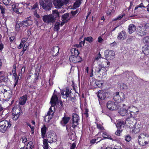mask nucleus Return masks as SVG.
<instances>
[{"instance_id":"c85d7f7f","label":"nucleus","mask_w":149,"mask_h":149,"mask_svg":"<svg viewBox=\"0 0 149 149\" xmlns=\"http://www.w3.org/2000/svg\"><path fill=\"white\" fill-rule=\"evenodd\" d=\"M119 114L122 116H124L127 114H128V111H127V109L124 108L123 109H121L120 111L119 112Z\"/></svg>"},{"instance_id":"49530a36","label":"nucleus","mask_w":149,"mask_h":149,"mask_svg":"<svg viewBox=\"0 0 149 149\" xmlns=\"http://www.w3.org/2000/svg\"><path fill=\"white\" fill-rule=\"evenodd\" d=\"M139 144L142 146H144L148 144V142L147 141H144V142H141V141H139Z\"/></svg>"},{"instance_id":"864d4df0","label":"nucleus","mask_w":149,"mask_h":149,"mask_svg":"<svg viewBox=\"0 0 149 149\" xmlns=\"http://www.w3.org/2000/svg\"><path fill=\"white\" fill-rule=\"evenodd\" d=\"M39 8L38 4V3H36L32 7V9L36 10Z\"/></svg>"},{"instance_id":"69168bd1","label":"nucleus","mask_w":149,"mask_h":149,"mask_svg":"<svg viewBox=\"0 0 149 149\" xmlns=\"http://www.w3.org/2000/svg\"><path fill=\"white\" fill-rule=\"evenodd\" d=\"M22 142L23 143H24L25 144L27 141V139L25 137H23L22 138Z\"/></svg>"},{"instance_id":"6e6552de","label":"nucleus","mask_w":149,"mask_h":149,"mask_svg":"<svg viewBox=\"0 0 149 149\" xmlns=\"http://www.w3.org/2000/svg\"><path fill=\"white\" fill-rule=\"evenodd\" d=\"M127 111H129L130 114V116L133 117L135 115H136L138 112L139 111V110L136 107L131 106L128 107Z\"/></svg>"},{"instance_id":"2eb2a0df","label":"nucleus","mask_w":149,"mask_h":149,"mask_svg":"<svg viewBox=\"0 0 149 149\" xmlns=\"http://www.w3.org/2000/svg\"><path fill=\"white\" fill-rule=\"evenodd\" d=\"M61 94L62 97L66 100H63V102H65L67 101V99L70 97V92L69 90L62 91L61 92Z\"/></svg>"},{"instance_id":"4be33fe9","label":"nucleus","mask_w":149,"mask_h":149,"mask_svg":"<svg viewBox=\"0 0 149 149\" xmlns=\"http://www.w3.org/2000/svg\"><path fill=\"white\" fill-rule=\"evenodd\" d=\"M126 38V33L124 31L120 32L118 36V38L121 40H123Z\"/></svg>"},{"instance_id":"2f4dec72","label":"nucleus","mask_w":149,"mask_h":149,"mask_svg":"<svg viewBox=\"0 0 149 149\" xmlns=\"http://www.w3.org/2000/svg\"><path fill=\"white\" fill-rule=\"evenodd\" d=\"M47 139H44L43 140L44 149H48V146Z\"/></svg>"},{"instance_id":"f3484780","label":"nucleus","mask_w":149,"mask_h":149,"mask_svg":"<svg viewBox=\"0 0 149 149\" xmlns=\"http://www.w3.org/2000/svg\"><path fill=\"white\" fill-rule=\"evenodd\" d=\"M53 3L56 8H60L64 5L61 0H53Z\"/></svg>"},{"instance_id":"f257e3e1","label":"nucleus","mask_w":149,"mask_h":149,"mask_svg":"<svg viewBox=\"0 0 149 149\" xmlns=\"http://www.w3.org/2000/svg\"><path fill=\"white\" fill-rule=\"evenodd\" d=\"M107 66H104L103 64H99L97 66L95 67V72L98 74L100 77H102L103 76L107 74V71L108 70V67L109 66L110 62L107 61Z\"/></svg>"},{"instance_id":"20e7f679","label":"nucleus","mask_w":149,"mask_h":149,"mask_svg":"<svg viewBox=\"0 0 149 149\" xmlns=\"http://www.w3.org/2000/svg\"><path fill=\"white\" fill-rule=\"evenodd\" d=\"M39 3L44 10H49L51 9L52 3L50 0H39Z\"/></svg>"},{"instance_id":"a19ab883","label":"nucleus","mask_w":149,"mask_h":149,"mask_svg":"<svg viewBox=\"0 0 149 149\" xmlns=\"http://www.w3.org/2000/svg\"><path fill=\"white\" fill-rule=\"evenodd\" d=\"M120 89H122L126 90L127 88V86L123 83H120L119 85Z\"/></svg>"},{"instance_id":"8fccbe9b","label":"nucleus","mask_w":149,"mask_h":149,"mask_svg":"<svg viewBox=\"0 0 149 149\" xmlns=\"http://www.w3.org/2000/svg\"><path fill=\"white\" fill-rule=\"evenodd\" d=\"M85 43V40L83 41H81L80 42L79 44V45H76V46L77 47H81L82 46V44L83 45H84Z\"/></svg>"},{"instance_id":"6ab92c4d","label":"nucleus","mask_w":149,"mask_h":149,"mask_svg":"<svg viewBox=\"0 0 149 149\" xmlns=\"http://www.w3.org/2000/svg\"><path fill=\"white\" fill-rule=\"evenodd\" d=\"M107 93H105L104 91L101 90L98 91L97 96L99 99L101 100H104L105 99L106 96V94Z\"/></svg>"},{"instance_id":"ddd939ff","label":"nucleus","mask_w":149,"mask_h":149,"mask_svg":"<svg viewBox=\"0 0 149 149\" xmlns=\"http://www.w3.org/2000/svg\"><path fill=\"white\" fill-rule=\"evenodd\" d=\"M71 18L68 13H66L62 16V22L61 24V26H63L65 23L67 22Z\"/></svg>"},{"instance_id":"f704fd0d","label":"nucleus","mask_w":149,"mask_h":149,"mask_svg":"<svg viewBox=\"0 0 149 149\" xmlns=\"http://www.w3.org/2000/svg\"><path fill=\"white\" fill-rule=\"evenodd\" d=\"M112 104V110H116L119 107V103H113Z\"/></svg>"},{"instance_id":"338daca9","label":"nucleus","mask_w":149,"mask_h":149,"mask_svg":"<svg viewBox=\"0 0 149 149\" xmlns=\"http://www.w3.org/2000/svg\"><path fill=\"white\" fill-rule=\"evenodd\" d=\"M34 15L35 17H36L37 18H40V15L37 13L36 12H35L34 13Z\"/></svg>"},{"instance_id":"393cba45","label":"nucleus","mask_w":149,"mask_h":149,"mask_svg":"<svg viewBox=\"0 0 149 149\" xmlns=\"http://www.w3.org/2000/svg\"><path fill=\"white\" fill-rule=\"evenodd\" d=\"M136 30V27L133 24H130L128 27V32L130 34L132 33Z\"/></svg>"},{"instance_id":"c756f323","label":"nucleus","mask_w":149,"mask_h":149,"mask_svg":"<svg viewBox=\"0 0 149 149\" xmlns=\"http://www.w3.org/2000/svg\"><path fill=\"white\" fill-rule=\"evenodd\" d=\"M149 136L148 134L146 132L141 134L140 135L138 136V141L139 142V141H141L142 138H145V137L148 138Z\"/></svg>"},{"instance_id":"79ce46f5","label":"nucleus","mask_w":149,"mask_h":149,"mask_svg":"<svg viewBox=\"0 0 149 149\" xmlns=\"http://www.w3.org/2000/svg\"><path fill=\"white\" fill-rule=\"evenodd\" d=\"M125 15L124 13H123L118 16L117 17L115 18L113 20V21H115L118 19H120Z\"/></svg>"},{"instance_id":"e433bc0d","label":"nucleus","mask_w":149,"mask_h":149,"mask_svg":"<svg viewBox=\"0 0 149 149\" xmlns=\"http://www.w3.org/2000/svg\"><path fill=\"white\" fill-rule=\"evenodd\" d=\"M120 96L119 95V93L117 92L115 93V95L114 96L113 99L116 102L117 101L120 99Z\"/></svg>"},{"instance_id":"37998d69","label":"nucleus","mask_w":149,"mask_h":149,"mask_svg":"<svg viewBox=\"0 0 149 149\" xmlns=\"http://www.w3.org/2000/svg\"><path fill=\"white\" fill-rule=\"evenodd\" d=\"M84 40L88 42H89L91 43L93 41V39L91 37H88L87 38H85Z\"/></svg>"},{"instance_id":"72a5a7b5","label":"nucleus","mask_w":149,"mask_h":149,"mask_svg":"<svg viewBox=\"0 0 149 149\" xmlns=\"http://www.w3.org/2000/svg\"><path fill=\"white\" fill-rule=\"evenodd\" d=\"M103 137L105 139H108L111 140H112V139L111 138V136L106 132H104L102 134Z\"/></svg>"},{"instance_id":"4d7b16f0","label":"nucleus","mask_w":149,"mask_h":149,"mask_svg":"<svg viewBox=\"0 0 149 149\" xmlns=\"http://www.w3.org/2000/svg\"><path fill=\"white\" fill-rule=\"evenodd\" d=\"M27 125L29 126L31 128V130L32 131V134H33L34 133V127L33 126H31V125L29 123H27Z\"/></svg>"},{"instance_id":"4c0bfd02","label":"nucleus","mask_w":149,"mask_h":149,"mask_svg":"<svg viewBox=\"0 0 149 149\" xmlns=\"http://www.w3.org/2000/svg\"><path fill=\"white\" fill-rule=\"evenodd\" d=\"M52 15H53L55 17V18L59 17V14L57 10H53L52 11Z\"/></svg>"},{"instance_id":"b1692460","label":"nucleus","mask_w":149,"mask_h":149,"mask_svg":"<svg viewBox=\"0 0 149 149\" xmlns=\"http://www.w3.org/2000/svg\"><path fill=\"white\" fill-rule=\"evenodd\" d=\"M97 82H98L97 80H96L94 79H92L90 83V85L91 86L92 88H96L97 86H98L99 85L98 84H97Z\"/></svg>"},{"instance_id":"7c9ffc66","label":"nucleus","mask_w":149,"mask_h":149,"mask_svg":"<svg viewBox=\"0 0 149 149\" xmlns=\"http://www.w3.org/2000/svg\"><path fill=\"white\" fill-rule=\"evenodd\" d=\"M47 128L45 125H44L43 127L41 129V132L42 138H44L45 137V135L46 132Z\"/></svg>"},{"instance_id":"a878e982","label":"nucleus","mask_w":149,"mask_h":149,"mask_svg":"<svg viewBox=\"0 0 149 149\" xmlns=\"http://www.w3.org/2000/svg\"><path fill=\"white\" fill-rule=\"evenodd\" d=\"M81 3L80 0H76L75 2L74 3L73 6L70 8V9H75L77 8H78Z\"/></svg>"},{"instance_id":"13d9d810","label":"nucleus","mask_w":149,"mask_h":149,"mask_svg":"<svg viewBox=\"0 0 149 149\" xmlns=\"http://www.w3.org/2000/svg\"><path fill=\"white\" fill-rule=\"evenodd\" d=\"M143 42L146 43H148L149 41V38L148 37H145L143 40Z\"/></svg>"},{"instance_id":"f03ea898","label":"nucleus","mask_w":149,"mask_h":149,"mask_svg":"<svg viewBox=\"0 0 149 149\" xmlns=\"http://www.w3.org/2000/svg\"><path fill=\"white\" fill-rule=\"evenodd\" d=\"M11 124L9 121L3 120L0 122V131L4 133L8 128H10Z\"/></svg>"},{"instance_id":"39448f33","label":"nucleus","mask_w":149,"mask_h":149,"mask_svg":"<svg viewBox=\"0 0 149 149\" xmlns=\"http://www.w3.org/2000/svg\"><path fill=\"white\" fill-rule=\"evenodd\" d=\"M47 137L48 142L50 143H52L56 141V134L53 131L49 132L47 134Z\"/></svg>"},{"instance_id":"0eeeda50","label":"nucleus","mask_w":149,"mask_h":149,"mask_svg":"<svg viewBox=\"0 0 149 149\" xmlns=\"http://www.w3.org/2000/svg\"><path fill=\"white\" fill-rule=\"evenodd\" d=\"M51 106L49 108V111L47 113V115L46 116L45 118V120L46 121L49 122L50 119L52 118L54 112L52 109V107L54 106V105H56L57 103H51Z\"/></svg>"},{"instance_id":"4468645a","label":"nucleus","mask_w":149,"mask_h":149,"mask_svg":"<svg viewBox=\"0 0 149 149\" xmlns=\"http://www.w3.org/2000/svg\"><path fill=\"white\" fill-rule=\"evenodd\" d=\"M50 102H63V101L58 99L57 97V93L55 90H54Z\"/></svg>"},{"instance_id":"cd10ccee","label":"nucleus","mask_w":149,"mask_h":149,"mask_svg":"<svg viewBox=\"0 0 149 149\" xmlns=\"http://www.w3.org/2000/svg\"><path fill=\"white\" fill-rule=\"evenodd\" d=\"M149 47L148 45H145L143 47V52L146 55H148L149 54Z\"/></svg>"},{"instance_id":"c03bdc74","label":"nucleus","mask_w":149,"mask_h":149,"mask_svg":"<svg viewBox=\"0 0 149 149\" xmlns=\"http://www.w3.org/2000/svg\"><path fill=\"white\" fill-rule=\"evenodd\" d=\"M114 12V10L113 9H109L107 12V13L108 15H109L112 13H113Z\"/></svg>"},{"instance_id":"774afa93","label":"nucleus","mask_w":149,"mask_h":149,"mask_svg":"<svg viewBox=\"0 0 149 149\" xmlns=\"http://www.w3.org/2000/svg\"><path fill=\"white\" fill-rule=\"evenodd\" d=\"M0 9L1 10V13L2 14H4L5 11V8L2 6L0 7Z\"/></svg>"},{"instance_id":"9b49d317","label":"nucleus","mask_w":149,"mask_h":149,"mask_svg":"<svg viewBox=\"0 0 149 149\" xmlns=\"http://www.w3.org/2000/svg\"><path fill=\"white\" fill-rule=\"evenodd\" d=\"M79 120V117L77 114H72V127L73 128H74L78 125Z\"/></svg>"},{"instance_id":"09e8293b","label":"nucleus","mask_w":149,"mask_h":149,"mask_svg":"<svg viewBox=\"0 0 149 149\" xmlns=\"http://www.w3.org/2000/svg\"><path fill=\"white\" fill-rule=\"evenodd\" d=\"M131 137L129 135H126L125 136V140L127 142L130 141L131 140Z\"/></svg>"},{"instance_id":"aec40b11","label":"nucleus","mask_w":149,"mask_h":149,"mask_svg":"<svg viewBox=\"0 0 149 149\" xmlns=\"http://www.w3.org/2000/svg\"><path fill=\"white\" fill-rule=\"evenodd\" d=\"M132 131L135 133L139 132L140 130V125L139 124H135L132 128Z\"/></svg>"},{"instance_id":"ea45409f","label":"nucleus","mask_w":149,"mask_h":149,"mask_svg":"<svg viewBox=\"0 0 149 149\" xmlns=\"http://www.w3.org/2000/svg\"><path fill=\"white\" fill-rule=\"evenodd\" d=\"M3 3L5 5H10L12 3V1L10 0H3Z\"/></svg>"},{"instance_id":"e2e57ef3","label":"nucleus","mask_w":149,"mask_h":149,"mask_svg":"<svg viewBox=\"0 0 149 149\" xmlns=\"http://www.w3.org/2000/svg\"><path fill=\"white\" fill-rule=\"evenodd\" d=\"M79 12V10H77L75 11H72L71 13L73 15H74Z\"/></svg>"},{"instance_id":"3c124183","label":"nucleus","mask_w":149,"mask_h":149,"mask_svg":"<svg viewBox=\"0 0 149 149\" xmlns=\"http://www.w3.org/2000/svg\"><path fill=\"white\" fill-rule=\"evenodd\" d=\"M21 25H20V23H17L15 26V28L16 31H18L20 27H21Z\"/></svg>"},{"instance_id":"7ed1b4c3","label":"nucleus","mask_w":149,"mask_h":149,"mask_svg":"<svg viewBox=\"0 0 149 149\" xmlns=\"http://www.w3.org/2000/svg\"><path fill=\"white\" fill-rule=\"evenodd\" d=\"M21 113V109L19 105H17L13 107L12 109L13 118L14 120H16L19 117Z\"/></svg>"},{"instance_id":"5fc2aeb1","label":"nucleus","mask_w":149,"mask_h":149,"mask_svg":"<svg viewBox=\"0 0 149 149\" xmlns=\"http://www.w3.org/2000/svg\"><path fill=\"white\" fill-rule=\"evenodd\" d=\"M97 128L101 130H104V129L103 127L100 124H97Z\"/></svg>"},{"instance_id":"a18cd8bd","label":"nucleus","mask_w":149,"mask_h":149,"mask_svg":"<svg viewBox=\"0 0 149 149\" xmlns=\"http://www.w3.org/2000/svg\"><path fill=\"white\" fill-rule=\"evenodd\" d=\"M122 130L120 129H118L117 131L115 132V134L118 136H120V134L123 131Z\"/></svg>"},{"instance_id":"423d86ee","label":"nucleus","mask_w":149,"mask_h":149,"mask_svg":"<svg viewBox=\"0 0 149 149\" xmlns=\"http://www.w3.org/2000/svg\"><path fill=\"white\" fill-rule=\"evenodd\" d=\"M42 19L44 22L48 23H53L55 21V17L52 14L44 16Z\"/></svg>"},{"instance_id":"dca6fc26","label":"nucleus","mask_w":149,"mask_h":149,"mask_svg":"<svg viewBox=\"0 0 149 149\" xmlns=\"http://www.w3.org/2000/svg\"><path fill=\"white\" fill-rule=\"evenodd\" d=\"M125 122L121 120L118 121L116 126L118 129H120L123 130L125 125Z\"/></svg>"},{"instance_id":"c9c22d12","label":"nucleus","mask_w":149,"mask_h":149,"mask_svg":"<svg viewBox=\"0 0 149 149\" xmlns=\"http://www.w3.org/2000/svg\"><path fill=\"white\" fill-rule=\"evenodd\" d=\"M27 96L26 95L22 96L19 99V102H26Z\"/></svg>"},{"instance_id":"052dcab7","label":"nucleus","mask_w":149,"mask_h":149,"mask_svg":"<svg viewBox=\"0 0 149 149\" xmlns=\"http://www.w3.org/2000/svg\"><path fill=\"white\" fill-rule=\"evenodd\" d=\"M28 39V38L27 37H26L24 38L21 40V42H22V43H23V44H24V43Z\"/></svg>"},{"instance_id":"603ef678","label":"nucleus","mask_w":149,"mask_h":149,"mask_svg":"<svg viewBox=\"0 0 149 149\" xmlns=\"http://www.w3.org/2000/svg\"><path fill=\"white\" fill-rule=\"evenodd\" d=\"M72 51H74L75 55L78 56V55L79 54V52L77 49L74 48L72 49Z\"/></svg>"},{"instance_id":"a211bd4d","label":"nucleus","mask_w":149,"mask_h":149,"mask_svg":"<svg viewBox=\"0 0 149 149\" xmlns=\"http://www.w3.org/2000/svg\"><path fill=\"white\" fill-rule=\"evenodd\" d=\"M18 5H16L13 6V10L17 14H21L23 11V7H18Z\"/></svg>"},{"instance_id":"f8f14e48","label":"nucleus","mask_w":149,"mask_h":149,"mask_svg":"<svg viewBox=\"0 0 149 149\" xmlns=\"http://www.w3.org/2000/svg\"><path fill=\"white\" fill-rule=\"evenodd\" d=\"M70 61L73 63H77L80 62L81 58L78 56L72 55L69 57Z\"/></svg>"},{"instance_id":"bf43d9fd","label":"nucleus","mask_w":149,"mask_h":149,"mask_svg":"<svg viewBox=\"0 0 149 149\" xmlns=\"http://www.w3.org/2000/svg\"><path fill=\"white\" fill-rule=\"evenodd\" d=\"M88 67L87 66L85 68V72L86 75H87L88 73Z\"/></svg>"},{"instance_id":"5701e85b","label":"nucleus","mask_w":149,"mask_h":149,"mask_svg":"<svg viewBox=\"0 0 149 149\" xmlns=\"http://www.w3.org/2000/svg\"><path fill=\"white\" fill-rule=\"evenodd\" d=\"M59 48L57 46H55L53 47L51 53L53 56H56L58 54Z\"/></svg>"},{"instance_id":"bb28decb","label":"nucleus","mask_w":149,"mask_h":149,"mask_svg":"<svg viewBox=\"0 0 149 149\" xmlns=\"http://www.w3.org/2000/svg\"><path fill=\"white\" fill-rule=\"evenodd\" d=\"M70 118L69 117L64 116L62 118V120L61 121V124L63 126L67 124L70 120Z\"/></svg>"},{"instance_id":"412c9836","label":"nucleus","mask_w":149,"mask_h":149,"mask_svg":"<svg viewBox=\"0 0 149 149\" xmlns=\"http://www.w3.org/2000/svg\"><path fill=\"white\" fill-rule=\"evenodd\" d=\"M32 22L30 20H26L20 22L21 26L23 27H26L27 26L30 25L32 24Z\"/></svg>"},{"instance_id":"0e129e2a","label":"nucleus","mask_w":149,"mask_h":149,"mask_svg":"<svg viewBox=\"0 0 149 149\" xmlns=\"http://www.w3.org/2000/svg\"><path fill=\"white\" fill-rule=\"evenodd\" d=\"M98 41L99 43H102L103 41V40L101 36H99L98 38Z\"/></svg>"},{"instance_id":"1a4fd4ad","label":"nucleus","mask_w":149,"mask_h":149,"mask_svg":"<svg viewBox=\"0 0 149 149\" xmlns=\"http://www.w3.org/2000/svg\"><path fill=\"white\" fill-rule=\"evenodd\" d=\"M104 56L108 59L111 60L114 58L115 53L112 50H106L104 52Z\"/></svg>"},{"instance_id":"680f3d73","label":"nucleus","mask_w":149,"mask_h":149,"mask_svg":"<svg viewBox=\"0 0 149 149\" xmlns=\"http://www.w3.org/2000/svg\"><path fill=\"white\" fill-rule=\"evenodd\" d=\"M85 111L84 113V114L85 115L86 117H87L88 116V109H87V108H85Z\"/></svg>"},{"instance_id":"473e14b6","label":"nucleus","mask_w":149,"mask_h":149,"mask_svg":"<svg viewBox=\"0 0 149 149\" xmlns=\"http://www.w3.org/2000/svg\"><path fill=\"white\" fill-rule=\"evenodd\" d=\"M32 144V141H30L28 142L26 146H24L21 148L20 149H30L31 148Z\"/></svg>"},{"instance_id":"de8ad7c7","label":"nucleus","mask_w":149,"mask_h":149,"mask_svg":"<svg viewBox=\"0 0 149 149\" xmlns=\"http://www.w3.org/2000/svg\"><path fill=\"white\" fill-rule=\"evenodd\" d=\"M101 58V55L100 54V53L99 52V54L95 56V60L98 61Z\"/></svg>"},{"instance_id":"6e6d98bb","label":"nucleus","mask_w":149,"mask_h":149,"mask_svg":"<svg viewBox=\"0 0 149 149\" xmlns=\"http://www.w3.org/2000/svg\"><path fill=\"white\" fill-rule=\"evenodd\" d=\"M113 103H107V108L110 110H112V104Z\"/></svg>"},{"instance_id":"9d476101","label":"nucleus","mask_w":149,"mask_h":149,"mask_svg":"<svg viewBox=\"0 0 149 149\" xmlns=\"http://www.w3.org/2000/svg\"><path fill=\"white\" fill-rule=\"evenodd\" d=\"M146 24H145L144 26H140L138 27L137 29L138 30L140 35L143 36L146 35V32L145 31L148 28V26Z\"/></svg>"},{"instance_id":"58836bf2","label":"nucleus","mask_w":149,"mask_h":149,"mask_svg":"<svg viewBox=\"0 0 149 149\" xmlns=\"http://www.w3.org/2000/svg\"><path fill=\"white\" fill-rule=\"evenodd\" d=\"M61 25L60 23L57 22H56L54 27V30L55 31H57L59 29V26Z\"/></svg>"}]
</instances>
